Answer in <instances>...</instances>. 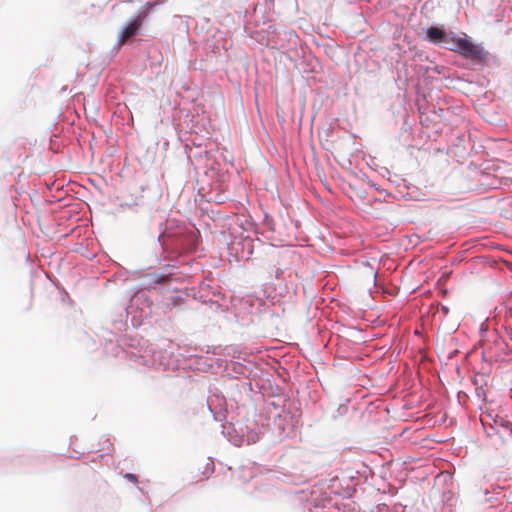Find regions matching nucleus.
I'll use <instances>...</instances> for the list:
<instances>
[{"label": "nucleus", "mask_w": 512, "mask_h": 512, "mask_svg": "<svg viewBox=\"0 0 512 512\" xmlns=\"http://www.w3.org/2000/svg\"><path fill=\"white\" fill-rule=\"evenodd\" d=\"M146 16L147 11H144L138 14L135 19H133L127 26L124 27L119 35V45L125 44L129 38L135 36L138 33Z\"/></svg>", "instance_id": "f03ea898"}, {"label": "nucleus", "mask_w": 512, "mask_h": 512, "mask_svg": "<svg viewBox=\"0 0 512 512\" xmlns=\"http://www.w3.org/2000/svg\"><path fill=\"white\" fill-rule=\"evenodd\" d=\"M124 478H125V479H127V480H129L130 482H132V483H134V484L138 483V478H137V476H136L135 474H132V473H126V474L124 475Z\"/></svg>", "instance_id": "20e7f679"}, {"label": "nucleus", "mask_w": 512, "mask_h": 512, "mask_svg": "<svg viewBox=\"0 0 512 512\" xmlns=\"http://www.w3.org/2000/svg\"><path fill=\"white\" fill-rule=\"evenodd\" d=\"M427 38L433 43H442L446 41V33L438 27H430L427 30Z\"/></svg>", "instance_id": "7ed1b4c3"}, {"label": "nucleus", "mask_w": 512, "mask_h": 512, "mask_svg": "<svg viewBox=\"0 0 512 512\" xmlns=\"http://www.w3.org/2000/svg\"><path fill=\"white\" fill-rule=\"evenodd\" d=\"M454 43L456 47L453 50L459 51L465 58L472 60H483L485 58L483 48L466 38H456Z\"/></svg>", "instance_id": "f257e3e1"}]
</instances>
